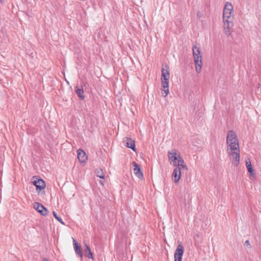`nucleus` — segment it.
<instances>
[{
  "mask_svg": "<svg viewBox=\"0 0 261 261\" xmlns=\"http://www.w3.org/2000/svg\"><path fill=\"white\" fill-rule=\"evenodd\" d=\"M224 28H232L233 26V22L231 20L223 19Z\"/></svg>",
  "mask_w": 261,
  "mask_h": 261,
  "instance_id": "nucleus-18",
  "label": "nucleus"
},
{
  "mask_svg": "<svg viewBox=\"0 0 261 261\" xmlns=\"http://www.w3.org/2000/svg\"><path fill=\"white\" fill-rule=\"evenodd\" d=\"M53 215L54 216V217L59 221L63 225H64L65 223L64 222L62 221V220L61 219V218H60L59 217H58V216L57 215V214L55 212H53Z\"/></svg>",
  "mask_w": 261,
  "mask_h": 261,
  "instance_id": "nucleus-21",
  "label": "nucleus"
},
{
  "mask_svg": "<svg viewBox=\"0 0 261 261\" xmlns=\"http://www.w3.org/2000/svg\"><path fill=\"white\" fill-rule=\"evenodd\" d=\"M181 169H183L182 167H176L173 170L172 177L173 180L175 184H177L180 179Z\"/></svg>",
  "mask_w": 261,
  "mask_h": 261,
  "instance_id": "nucleus-7",
  "label": "nucleus"
},
{
  "mask_svg": "<svg viewBox=\"0 0 261 261\" xmlns=\"http://www.w3.org/2000/svg\"><path fill=\"white\" fill-rule=\"evenodd\" d=\"M124 142L126 143V146L128 148L132 149L133 150H135V141L129 138H125L124 140Z\"/></svg>",
  "mask_w": 261,
  "mask_h": 261,
  "instance_id": "nucleus-13",
  "label": "nucleus"
},
{
  "mask_svg": "<svg viewBox=\"0 0 261 261\" xmlns=\"http://www.w3.org/2000/svg\"><path fill=\"white\" fill-rule=\"evenodd\" d=\"M85 251L86 253V256L88 258H91L92 259H94L93 256V254L91 251L89 245L85 244Z\"/></svg>",
  "mask_w": 261,
  "mask_h": 261,
  "instance_id": "nucleus-17",
  "label": "nucleus"
},
{
  "mask_svg": "<svg viewBox=\"0 0 261 261\" xmlns=\"http://www.w3.org/2000/svg\"><path fill=\"white\" fill-rule=\"evenodd\" d=\"M72 239L75 252L81 257H82L83 256V254L81 251V246L79 245L75 239H74V238H72Z\"/></svg>",
  "mask_w": 261,
  "mask_h": 261,
  "instance_id": "nucleus-14",
  "label": "nucleus"
},
{
  "mask_svg": "<svg viewBox=\"0 0 261 261\" xmlns=\"http://www.w3.org/2000/svg\"><path fill=\"white\" fill-rule=\"evenodd\" d=\"M32 182L36 186L37 192H40L42 190L45 189L46 187L45 182L42 179L33 177Z\"/></svg>",
  "mask_w": 261,
  "mask_h": 261,
  "instance_id": "nucleus-5",
  "label": "nucleus"
},
{
  "mask_svg": "<svg viewBox=\"0 0 261 261\" xmlns=\"http://www.w3.org/2000/svg\"><path fill=\"white\" fill-rule=\"evenodd\" d=\"M34 208L43 216H46L47 215V210L43 205L38 202L34 203Z\"/></svg>",
  "mask_w": 261,
  "mask_h": 261,
  "instance_id": "nucleus-9",
  "label": "nucleus"
},
{
  "mask_svg": "<svg viewBox=\"0 0 261 261\" xmlns=\"http://www.w3.org/2000/svg\"><path fill=\"white\" fill-rule=\"evenodd\" d=\"M227 151L232 164L237 166L240 164V154L238 139L235 132L229 130L226 138Z\"/></svg>",
  "mask_w": 261,
  "mask_h": 261,
  "instance_id": "nucleus-1",
  "label": "nucleus"
},
{
  "mask_svg": "<svg viewBox=\"0 0 261 261\" xmlns=\"http://www.w3.org/2000/svg\"><path fill=\"white\" fill-rule=\"evenodd\" d=\"M224 33L227 36H230L232 33V28H224Z\"/></svg>",
  "mask_w": 261,
  "mask_h": 261,
  "instance_id": "nucleus-22",
  "label": "nucleus"
},
{
  "mask_svg": "<svg viewBox=\"0 0 261 261\" xmlns=\"http://www.w3.org/2000/svg\"><path fill=\"white\" fill-rule=\"evenodd\" d=\"M192 51L194 61L202 60V54L199 47L194 45Z\"/></svg>",
  "mask_w": 261,
  "mask_h": 261,
  "instance_id": "nucleus-8",
  "label": "nucleus"
},
{
  "mask_svg": "<svg viewBox=\"0 0 261 261\" xmlns=\"http://www.w3.org/2000/svg\"><path fill=\"white\" fill-rule=\"evenodd\" d=\"M95 173L97 177H99L100 179H102L99 181V183L100 185L103 186L105 184V176L103 170L100 168H97L95 170Z\"/></svg>",
  "mask_w": 261,
  "mask_h": 261,
  "instance_id": "nucleus-11",
  "label": "nucleus"
},
{
  "mask_svg": "<svg viewBox=\"0 0 261 261\" xmlns=\"http://www.w3.org/2000/svg\"><path fill=\"white\" fill-rule=\"evenodd\" d=\"M245 244L247 246H250V245L249 241L248 240H247V241H245Z\"/></svg>",
  "mask_w": 261,
  "mask_h": 261,
  "instance_id": "nucleus-23",
  "label": "nucleus"
},
{
  "mask_svg": "<svg viewBox=\"0 0 261 261\" xmlns=\"http://www.w3.org/2000/svg\"><path fill=\"white\" fill-rule=\"evenodd\" d=\"M77 158L80 162L84 163L87 160V156L86 153L81 149L77 151Z\"/></svg>",
  "mask_w": 261,
  "mask_h": 261,
  "instance_id": "nucleus-12",
  "label": "nucleus"
},
{
  "mask_svg": "<svg viewBox=\"0 0 261 261\" xmlns=\"http://www.w3.org/2000/svg\"><path fill=\"white\" fill-rule=\"evenodd\" d=\"M5 0H0V2L1 3H3L5 2Z\"/></svg>",
  "mask_w": 261,
  "mask_h": 261,
  "instance_id": "nucleus-25",
  "label": "nucleus"
},
{
  "mask_svg": "<svg viewBox=\"0 0 261 261\" xmlns=\"http://www.w3.org/2000/svg\"><path fill=\"white\" fill-rule=\"evenodd\" d=\"M195 65V70L197 73L199 74L201 71L202 60L194 61Z\"/></svg>",
  "mask_w": 261,
  "mask_h": 261,
  "instance_id": "nucleus-16",
  "label": "nucleus"
},
{
  "mask_svg": "<svg viewBox=\"0 0 261 261\" xmlns=\"http://www.w3.org/2000/svg\"><path fill=\"white\" fill-rule=\"evenodd\" d=\"M168 161L171 165L176 167H182L185 170H188V168L185 163V161L181 157L179 152L175 149H172L168 152Z\"/></svg>",
  "mask_w": 261,
  "mask_h": 261,
  "instance_id": "nucleus-2",
  "label": "nucleus"
},
{
  "mask_svg": "<svg viewBox=\"0 0 261 261\" xmlns=\"http://www.w3.org/2000/svg\"><path fill=\"white\" fill-rule=\"evenodd\" d=\"M246 166L247 168L248 171L250 173V175H254L253 169L252 167L251 161L249 159H247L246 160Z\"/></svg>",
  "mask_w": 261,
  "mask_h": 261,
  "instance_id": "nucleus-15",
  "label": "nucleus"
},
{
  "mask_svg": "<svg viewBox=\"0 0 261 261\" xmlns=\"http://www.w3.org/2000/svg\"><path fill=\"white\" fill-rule=\"evenodd\" d=\"M233 7L231 3L227 2L224 6L223 9V19H229L230 18Z\"/></svg>",
  "mask_w": 261,
  "mask_h": 261,
  "instance_id": "nucleus-4",
  "label": "nucleus"
},
{
  "mask_svg": "<svg viewBox=\"0 0 261 261\" xmlns=\"http://www.w3.org/2000/svg\"><path fill=\"white\" fill-rule=\"evenodd\" d=\"M164 88L162 93V95L166 97L168 94H169V85L167 86V87H163Z\"/></svg>",
  "mask_w": 261,
  "mask_h": 261,
  "instance_id": "nucleus-20",
  "label": "nucleus"
},
{
  "mask_svg": "<svg viewBox=\"0 0 261 261\" xmlns=\"http://www.w3.org/2000/svg\"><path fill=\"white\" fill-rule=\"evenodd\" d=\"M169 67L167 65H165L162 69L161 80V85L163 87H167L168 85H169Z\"/></svg>",
  "mask_w": 261,
  "mask_h": 261,
  "instance_id": "nucleus-3",
  "label": "nucleus"
},
{
  "mask_svg": "<svg viewBox=\"0 0 261 261\" xmlns=\"http://www.w3.org/2000/svg\"><path fill=\"white\" fill-rule=\"evenodd\" d=\"M42 261H48L47 258H44Z\"/></svg>",
  "mask_w": 261,
  "mask_h": 261,
  "instance_id": "nucleus-24",
  "label": "nucleus"
},
{
  "mask_svg": "<svg viewBox=\"0 0 261 261\" xmlns=\"http://www.w3.org/2000/svg\"><path fill=\"white\" fill-rule=\"evenodd\" d=\"M76 93L78 95V96L81 99H84L85 98V96L84 95V91L82 88L79 89L77 88L76 89Z\"/></svg>",
  "mask_w": 261,
  "mask_h": 261,
  "instance_id": "nucleus-19",
  "label": "nucleus"
},
{
  "mask_svg": "<svg viewBox=\"0 0 261 261\" xmlns=\"http://www.w3.org/2000/svg\"><path fill=\"white\" fill-rule=\"evenodd\" d=\"M184 252V247L180 243L178 245L174 254V261H181Z\"/></svg>",
  "mask_w": 261,
  "mask_h": 261,
  "instance_id": "nucleus-6",
  "label": "nucleus"
},
{
  "mask_svg": "<svg viewBox=\"0 0 261 261\" xmlns=\"http://www.w3.org/2000/svg\"><path fill=\"white\" fill-rule=\"evenodd\" d=\"M133 171L135 175L138 177L140 179H142L143 178V174L141 172L140 166L136 162H133Z\"/></svg>",
  "mask_w": 261,
  "mask_h": 261,
  "instance_id": "nucleus-10",
  "label": "nucleus"
}]
</instances>
